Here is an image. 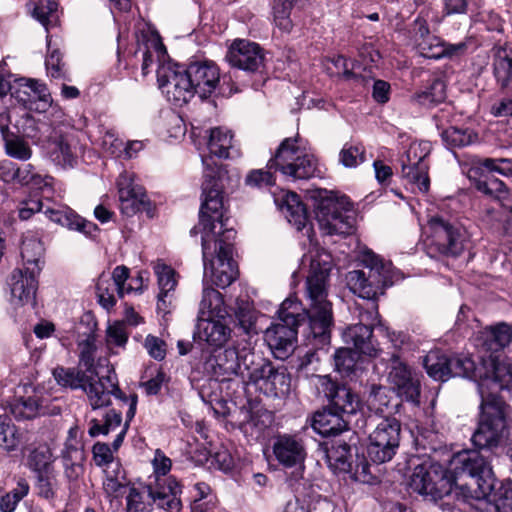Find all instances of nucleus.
<instances>
[{
  "mask_svg": "<svg viewBox=\"0 0 512 512\" xmlns=\"http://www.w3.org/2000/svg\"><path fill=\"white\" fill-rule=\"evenodd\" d=\"M332 269V256L325 250L311 257L310 272L306 279L307 307L298 313V305L286 299L278 311L279 322L265 331V341L278 359H286L295 348L297 328L307 321V340L314 349L330 344L333 327L332 303L328 297V279Z\"/></svg>",
  "mask_w": 512,
  "mask_h": 512,
  "instance_id": "f257e3e1",
  "label": "nucleus"
},
{
  "mask_svg": "<svg viewBox=\"0 0 512 512\" xmlns=\"http://www.w3.org/2000/svg\"><path fill=\"white\" fill-rule=\"evenodd\" d=\"M212 158L203 159L205 165L202 183V203L199 211L202 235V256L204 274L210 273L211 281L217 287L226 288L238 276L233 260L236 231L227 228V209L224 204V180L227 171L220 165L211 164Z\"/></svg>",
  "mask_w": 512,
  "mask_h": 512,
  "instance_id": "f03ea898",
  "label": "nucleus"
},
{
  "mask_svg": "<svg viewBox=\"0 0 512 512\" xmlns=\"http://www.w3.org/2000/svg\"><path fill=\"white\" fill-rule=\"evenodd\" d=\"M450 465L454 479L447 475L446 468L435 462L425 461L415 466L410 480L413 491L437 501L452 492L453 485L464 477H469L462 487L476 497H486L494 489V476L487 459L480 450H459L453 454Z\"/></svg>",
  "mask_w": 512,
  "mask_h": 512,
  "instance_id": "7ed1b4c3",
  "label": "nucleus"
},
{
  "mask_svg": "<svg viewBox=\"0 0 512 512\" xmlns=\"http://www.w3.org/2000/svg\"><path fill=\"white\" fill-rule=\"evenodd\" d=\"M366 270H354L347 276L351 291L368 300L367 307L359 306L360 322L349 326L344 332V340L352 344L355 351L376 357L379 352L378 343L373 338V327L379 322L377 299L383 295L386 287L393 284L390 263H384L375 253L369 251L363 255Z\"/></svg>",
  "mask_w": 512,
  "mask_h": 512,
  "instance_id": "20e7f679",
  "label": "nucleus"
},
{
  "mask_svg": "<svg viewBox=\"0 0 512 512\" xmlns=\"http://www.w3.org/2000/svg\"><path fill=\"white\" fill-rule=\"evenodd\" d=\"M53 376L57 383L63 387L84 390L94 410L108 406L112 395L120 401L121 406H127L124 427L116 434L112 442V448H119L123 443L128 423L135 416L137 395L134 393L126 396L119 388L117 376L113 374L108 377L99 376V380H95L94 377L88 376L84 371L75 368L57 367L53 370Z\"/></svg>",
  "mask_w": 512,
  "mask_h": 512,
  "instance_id": "39448f33",
  "label": "nucleus"
},
{
  "mask_svg": "<svg viewBox=\"0 0 512 512\" xmlns=\"http://www.w3.org/2000/svg\"><path fill=\"white\" fill-rule=\"evenodd\" d=\"M157 80L168 100L181 106L196 94L201 99L210 97L220 83V70L212 61H195L186 68L163 67L157 72Z\"/></svg>",
  "mask_w": 512,
  "mask_h": 512,
  "instance_id": "423d86ee",
  "label": "nucleus"
},
{
  "mask_svg": "<svg viewBox=\"0 0 512 512\" xmlns=\"http://www.w3.org/2000/svg\"><path fill=\"white\" fill-rule=\"evenodd\" d=\"M299 136L285 138L267 163V170L250 171L245 183L250 187H268L275 184L272 172L279 171L292 180H308L318 176V161L311 154H300Z\"/></svg>",
  "mask_w": 512,
  "mask_h": 512,
  "instance_id": "0eeeda50",
  "label": "nucleus"
},
{
  "mask_svg": "<svg viewBox=\"0 0 512 512\" xmlns=\"http://www.w3.org/2000/svg\"><path fill=\"white\" fill-rule=\"evenodd\" d=\"M480 419L472 434L474 448H497L510 446L506 423L508 405L498 395L487 393L480 387Z\"/></svg>",
  "mask_w": 512,
  "mask_h": 512,
  "instance_id": "6e6552de",
  "label": "nucleus"
},
{
  "mask_svg": "<svg viewBox=\"0 0 512 512\" xmlns=\"http://www.w3.org/2000/svg\"><path fill=\"white\" fill-rule=\"evenodd\" d=\"M315 218L320 229L327 235H348L355 223L353 205L345 195L326 189L311 192Z\"/></svg>",
  "mask_w": 512,
  "mask_h": 512,
  "instance_id": "1a4fd4ad",
  "label": "nucleus"
},
{
  "mask_svg": "<svg viewBox=\"0 0 512 512\" xmlns=\"http://www.w3.org/2000/svg\"><path fill=\"white\" fill-rule=\"evenodd\" d=\"M428 254L431 257H459L471 244L466 227L456 219L435 215L429 218Z\"/></svg>",
  "mask_w": 512,
  "mask_h": 512,
  "instance_id": "9d476101",
  "label": "nucleus"
},
{
  "mask_svg": "<svg viewBox=\"0 0 512 512\" xmlns=\"http://www.w3.org/2000/svg\"><path fill=\"white\" fill-rule=\"evenodd\" d=\"M167 486L162 483L153 485L152 481L140 487H131L126 498V512H151L153 505L168 512H178L181 502L177 495L181 487L177 479L169 476Z\"/></svg>",
  "mask_w": 512,
  "mask_h": 512,
  "instance_id": "9b49d317",
  "label": "nucleus"
},
{
  "mask_svg": "<svg viewBox=\"0 0 512 512\" xmlns=\"http://www.w3.org/2000/svg\"><path fill=\"white\" fill-rule=\"evenodd\" d=\"M427 374L436 381L445 382L451 377L476 378V364L469 356H448L440 350H432L423 358Z\"/></svg>",
  "mask_w": 512,
  "mask_h": 512,
  "instance_id": "f8f14e48",
  "label": "nucleus"
},
{
  "mask_svg": "<svg viewBox=\"0 0 512 512\" xmlns=\"http://www.w3.org/2000/svg\"><path fill=\"white\" fill-rule=\"evenodd\" d=\"M119 194V208L122 214L131 217L138 213H146L147 217L155 215V206L148 198L144 187L135 182L133 176L127 172L121 174L117 180Z\"/></svg>",
  "mask_w": 512,
  "mask_h": 512,
  "instance_id": "ddd939ff",
  "label": "nucleus"
},
{
  "mask_svg": "<svg viewBox=\"0 0 512 512\" xmlns=\"http://www.w3.org/2000/svg\"><path fill=\"white\" fill-rule=\"evenodd\" d=\"M326 462L335 473H349L351 478L361 483H373L370 464L365 450H324Z\"/></svg>",
  "mask_w": 512,
  "mask_h": 512,
  "instance_id": "4468645a",
  "label": "nucleus"
},
{
  "mask_svg": "<svg viewBox=\"0 0 512 512\" xmlns=\"http://www.w3.org/2000/svg\"><path fill=\"white\" fill-rule=\"evenodd\" d=\"M429 153L430 145L427 142L412 143L400 160L402 176L422 193H427L430 188L429 165L426 161Z\"/></svg>",
  "mask_w": 512,
  "mask_h": 512,
  "instance_id": "2eb2a0df",
  "label": "nucleus"
},
{
  "mask_svg": "<svg viewBox=\"0 0 512 512\" xmlns=\"http://www.w3.org/2000/svg\"><path fill=\"white\" fill-rule=\"evenodd\" d=\"M96 466L105 475L103 490L105 496L112 501L123 496L128 485L125 471L120 460L114 456L113 450H92Z\"/></svg>",
  "mask_w": 512,
  "mask_h": 512,
  "instance_id": "dca6fc26",
  "label": "nucleus"
},
{
  "mask_svg": "<svg viewBox=\"0 0 512 512\" xmlns=\"http://www.w3.org/2000/svg\"><path fill=\"white\" fill-rule=\"evenodd\" d=\"M482 365L484 373H476V377L480 378L478 390L484 385L487 393L496 394V391L508 389L512 384V361L507 357L493 355L482 356Z\"/></svg>",
  "mask_w": 512,
  "mask_h": 512,
  "instance_id": "f3484780",
  "label": "nucleus"
},
{
  "mask_svg": "<svg viewBox=\"0 0 512 512\" xmlns=\"http://www.w3.org/2000/svg\"><path fill=\"white\" fill-rule=\"evenodd\" d=\"M318 381V390L327 399L328 408L347 417L355 415L359 411L361 407L360 398L350 387L333 381L328 375L318 376Z\"/></svg>",
  "mask_w": 512,
  "mask_h": 512,
  "instance_id": "a211bd4d",
  "label": "nucleus"
},
{
  "mask_svg": "<svg viewBox=\"0 0 512 512\" xmlns=\"http://www.w3.org/2000/svg\"><path fill=\"white\" fill-rule=\"evenodd\" d=\"M243 365L241 384L243 386L253 385L265 395L277 366L269 359L250 350L243 355Z\"/></svg>",
  "mask_w": 512,
  "mask_h": 512,
  "instance_id": "6ab92c4d",
  "label": "nucleus"
},
{
  "mask_svg": "<svg viewBox=\"0 0 512 512\" xmlns=\"http://www.w3.org/2000/svg\"><path fill=\"white\" fill-rule=\"evenodd\" d=\"M388 379L394 391L402 400L418 406L420 404V382L412 376L411 369L401 361L397 354L390 358Z\"/></svg>",
  "mask_w": 512,
  "mask_h": 512,
  "instance_id": "aec40b11",
  "label": "nucleus"
},
{
  "mask_svg": "<svg viewBox=\"0 0 512 512\" xmlns=\"http://www.w3.org/2000/svg\"><path fill=\"white\" fill-rule=\"evenodd\" d=\"M239 354L236 348H226L210 355L205 361V370L210 372L219 381H232L238 378L241 382L243 372V355Z\"/></svg>",
  "mask_w": 512,
  "mask_h": 512,
  "instance_id": "412c9836",
  "label": "nucleus"
},
{
  "mask_svg": "<svg viewBox=\"0 0 512 512\" xmlns=\"http://www.w3.org/2000/svg\"><path fill=\"white\" fill-rule=\"evenodd\" d=\"M226 57L233 67L247 72H257L264 63L261 47L244 39L235 40Z\"/></svg>",
  "mask_w": 512,
  "mask_h": 512,
  "instance_id": "4be33fe9",
  "label": "nucleus"
},
{
  "mask_svg": "<svg viewBox=\"0 0 512 512\" xmlns=\"http://www.w3.org/2000/svg\"><path fill=\"white\" fill-rule=\"evenodd\" d=\"M39 273L16 268L8 278L12 301L17 304H34Z\"/></svg>",
  "mask_w": 512,
  "mask_h": 512,
  "instance_id": "5701e85b",
  "label": "nucleus"
},
{
  "mask_svg": "<svg viewBox=\"0 0 512 512\" xmlns=\"http://www.w3.org/2000/svg\"><path fill=\"white\" fill-rule=\"evenodd\" d=\"M312 428L323 437H334L349 430V419L346 415L327 407L314 414Z\"/></svg>",
  "mask_w": 512,
  "mask_h": 512,
  "instance_id": "b1692460",
  "label": "nucleus"
},
{
  "mask_svg": "<svg viewBox=\"0 0 512 512\" xmlns=\"http://www.w3.org/2000/svg\"><path fill=\"white\" fill-rule=\"evenodd\" d=\"M191 458L199 465L208 469H219L228 472L236 468L240 462L237 450H192Z\"/></svg>",
  "mask_w": 512,
  "mask_h": 512,
  "instance_id": "393cba45",
  "label": "nucleus"
},
{
  "mask_svg": "<svg viewBox=\"0 0 512 512\" xmlns=\"http://www.w3.org/2000/svg\"><path fill=\"white\" fill-rule=\"evenodd\" d=\"M79 367L85 369V373L88 376L94 377L95 380H99V376L108 377L110 375L117 376L115 370L112 366L102 365V360L99 359L97 365H95V354L97 351V347L95 344V339L93 337H88L79 343Z\"/></svg>",
  "mask_w": 512,
  "mask_h": 512,
  "instance_id": "a878e982",
  "label": "nucleus"
},
{
  "mask_svg": "<svg viewBox=\"0 0 512 512\" xmlns=\"http://www.w3.org/2000/svg\"><path fill=\"white\" fill-rule=\"evenodd\" d=\"M231 335V329L220 320L198 317L194 337L205 341L210 346H223Z\"/></svg>",
  "mask_w": 512,
  "mask_h": 512,
  "instance_id": "bb28decb",
  "label": "nucleus"
},
{
  "mask_svg": "<svg viewBox=\"0 0 512 512\" xmlns=\"http://www.w3.org/2000/svg\"><path fill=\"white\" fill-rule=\"evenodd\" d=\"M44 214L51 221L58 223L69 230L82 233L85 236H92L94 232L98 231V226L95 223L84 219L69 208L62 210L47 208Z\"/></svg>",
  "mask_w": 512,
  "mask_h": 512,
  "instance_id": "cd10ccee",
  "label": "nucleus"
},
{
  "mask_svg": "<svg viewBox=\"0 0 512 512\" xmlns=\"http://www.w3.org/2000/svg\"><path fill=\"white\" fill-rule=\"evenodd\" d=\"M393 392L382 385L372 384L366 398V405L370 412L375 415L387 418L395 413L399 402L392 403Z\"/></svg>",
  "mask_w": 512,
  "mask_h": 512,
  "instance_id": "c85d7f7f",
  "label": "nucleus"
},
{
  "mask_svg": "<svg viewBox=\"0 0 512 512\" xmlns=\"http://www.w3.org/2000/svg\"><path fill=\"white\" fill-rule=\"evenodd\" d=\"M400 423L395 418H384L370 434L371 445L375 448H398Z\"/></svg>",
  "mask_w": 512,
  "mask_h": 512,
  "instance_id": "c756f323",
  "label": "nucleus"
},
{
  "mask_svg": "<svg viewBox=\"0 0 512 512\" xmlns=\"http://www.w3.org/2000/svg\"><path fill=\"white\" fill-rule=\"evenodd\" d=\"M46 152L50 160L61 168H72L77 163V157L71 149L67 139L62 135L50 137Z\"/></svg>",
  "mask_w": 512,
  "mask_h": 512,
  "instance_id": "7c9ffc66",
  "label": "nucleus"
},
{
  "mask_svg": "<svg viewBox=\"0 0 512 512\" xmlns=\"http://www.w3.org/2000/svg\"><path fill=\"white\" fill-rule=\"evenodd\" d=\"M482 347L487 351L498 352L512 342V326L501 322L485 328L481 336Z\"/></svg>",
  "mask_w": 512,
  "mask_h": 512,
  "instance_id": "2f4dec72",
  "label": "nucleus"
},
{
  "mask_svg": "<svg viewBox=\"0 0 512 512\" xmlns=\"http://www.w3.org/2000/svg\"><path fill=\"white\" fill-rule=\"evenodd\" d=\"M9 115L6 110L0 107V131L5 138V152L8 156L27 161L32 156V149L29 144L20 137L6 138V133L9 131Z\"/></svg>",
  "mask_w": 512,
  "mask_h": 512,
  "instance_id": "473e14b6",
  "label": "nucleus"
},
{
  "mask_svg": "<svg viewBox=\"0 0 512 512\" xmlns=\"http://www.w3.org/2000/svg\"><path fill=\"white\" fill-rule=\"evenodd\" d=\"M487 171H481L479 174L473 173V166L469 170V179L473 181L474 187L481 193L493 197L495 199H507L509 190L506 184L494 177L490 176Z\"/></svg>",
  "mask_w": 512,
  "mask_h": 512,
  "instance_id": "72a5a7b5",
  "label": "nucleus"
},
{
  "mask_svg": "<svg viewBox=\"0 0 512 512\" xmlns=\"http://www.w3.org/2000/svg\"><path fill=\"white\" fill-rule=\"evenodd\" d=\"M493 74L502 89H512V45L499 47L495 51Z\"/></svg>",
  "mask_w": 512,
  "mask_h": 512,
  "instance_id": "f704fd0d",
  "label": "nucleus"
},
{
  "mask_svg": "<svg viewBox=\"0 0 512 512\" xmlns=\"http://www.w3.org/2000/svg\"><path fill=\"white\" fill-rule=\"evenodd\" d=\"M44 250L43 243L39 238L32 235L24 236L21 245V257L24 269L40 274L44 264Z\"/></svg>",
  "mask_w": 512,
  "mask_h": 512,
  "instance_id": "c9c22d12",
  "label": "nucleus"
},
{
  "mask_svg": "<svg viewBox=\"0 0 512 512\" xmlns=\"http://www.w3.org/2000/svg\"><path fill=\"white\" fill-rule=\"evenodd\" d=\"M279 205L287 220L293 224L297 230H302L305 227L308 221V212L296 193H287L282 198Z\"/></svg>",
  "mask_w": 512,
  "mask_h": 512,
  "instance_id": "e433bc0d",
  "label": "nucleus"
},
{
  "mask_svg": "<svg viewBox=\"0 0 512 512\" xmlns=\"http://www.w3.org/2000/svg\"><path fill=\"white\" fill-rule=\"evenodd\" d=\"M258 312L248 300L237 299L234 308V322L238 330L248 336L257 334L256 321Z\"/></svg>",
  "mask_w": 512,
  "mask_h": 512,
  "instance_id": "4c0bfd02",
  "label": "nucleus"
},
{
  "mask_svg": "<svg viewBox=\"0 0 512 512\" xmlns=\"http://www.w3.org/2000/svg\"><path fill=\"white\" fill-rule=\"evenodd\" d=\"M359 354L351 348L342 347L335 351L334 365L342 377L353 379L357 375Z\"/></svg>",
  "mask_w": 512,
  "mask_h": 512,
  "instance_id": "58836bf2",
  "label": "nucleus"
},
{
  "mask_svg": "<svg viewBox=\"0 0 512 512\" xmlns=\"http://www.w3.org/2000/svg\"><path fill=\"white\" fill-rule=\"evenodd\" d=\"M233 135L229 130L221 127L211 129L208 140V149L210 154L218 158H228L229 149L232 148Z\"/></svg>",
  "mask_w": 512,
  "mask_h": 512,
  "instance_id": "ea45409f",
  "label": "nucleus"
},
{
  "mask_svg": "<svg viewBox=\"0 0 512 512\" xmlns=\"http://www.w3.org/2000/svg\"><path fill=\"white\" fill-rule=\"evenodd\" d=\"M481 171L508 177L512 175V158H478L473 162V173L479 174Z\"/></svg>",
  "mask_w": 512,
  "mask_h": 512,
  "instance_id": "a19ab883",
  "label": "nucleus"
},
{
  "mask_svg": "<svg viewBox=\"0 0 512 512\" xmlns=\"http://www.w3.org/2000/svg\"><path fill=\"white\" fill-rule=\"evenodd\" d=\"M223 304V297L219 291L214 288H204L199 307V317H205V315L208 318L213 316L223 317Z\"/></svg>",
  "mask_w": 512,
  "mask_h": 512,
  "instance_id": "79ce46f5",
  "label": "nucleus"
},
{
  "mask_svg": "<svg viewBox=\"0 0 512 512\" xmlns=\"http://www.w3.org/2000/svg\"><path fill=\"white\" fill-rule=\"evenodd\" d=\"M413 99L426 107L442 103L446 99V84L442 79L435 78L426 90L415 94Z\"/></svg>",
  "mask_w": 512,
  "mask_h": 512,
  "instance_id": "37998d69",
  "label": "nucleus"
},
{
  "mask_svg": "<svg viewBox=\"0 0 512 512\" xmlns=\"http://www.w3.org/2000/svg\"><path fill=\"white\" fill-rule=\"evenodd\" d=\"M290 390L291 375L288 369L283 365L277 366L265 395L272 398H284L289 395Z\"/></svg>",
  "mask_w": 512,
  "mask_h": 512,
  "instance_id": "c03bdc74",
  "label": "nucleus"
},
{
  "mask_svg": "<svg viewBox=\"0 0 512 512\" xmlns=\"http://www.w3.org/2000/svg\"><path fill=\"white\" fill-rule=\"evenodd\" d=\"M269 464L276 460L284 468L301 467L305 459L304 450H263Z\"/></svg>",
  "mask_w": 512,
  "mask_h": 512,
  "instance_id": "a18cd8bd",
  "label": "nucleus"
},
{
  "mask_svg": "<svg viewBox=\"0 0 512 512\" xmlns=\"http://www.w3.org/2000/svg\"><path fill=\"white\" fill-rule=\"evenodd\" d=\"M41 408L35 397L19 398L10 405V412L17 420H30L40 415Z\"/></svg>",
  "mask_w": 512,
  "mask_h": 512,
  "instance_id": "49530a36",
  "label": "nucleus"
},
{
  "mask_svg": "<svg viewBox=\"0 0 512 512\" xmlns=\"http://www.w3.org/2000/svg\"><path fill=\"white\" fill-rule=\"evenodd\" d=\"M299 0H274L272 11L274 22L281 30L289 32L292 27L291 11Z\"/></svg>",
  "mask_w": 512,
  "mask_h": 512,
  "instance_id": "de8ad7c7",
  "label": "nucleus"
},
{
  "mask_svg": "<svg viewBox=\"0 0 512 512\" xmlns=\"http://www.w3.org/2000/svg\"><path fill=\"white\" fill-rule=\"evenodd\" d=\"M30 486L25 478H18L16 486L0 499L2 512H13L17 504L28 495Z\"/></svg>",
  "mask_w": 512,
  "mask_h": 512,
  "instance_id": "09e8293b",
  "label": "nucleus"
},
{
  "mask_svg": "<svg viewBox=\"0 0 512 512\" xmlns=\"http://www.w3.org/2000/svg\"><path fill=\"white\" fill-rule=\"evenodd\" d=\"M104 418L103 424L97 419L91 420V426L88 431L91 437H95L99 434L107 435L110 431L119 428L122 422V411L112 409L105 414Z\"/></svg>",
  "mask_w": 512,
  "mask_h": 512,
  "instance_id": "8fccbe9b",
  "label": "nucleus"
},
{
  "mask_svg": "<svg viewBox=\"0 0 512 512\" xmlns=\"http://www.w3.org/2000/svg\"><path fill=\"white\" fill-rule=\"evenodd\" d=\"M340 163L347 168H353L365 161V149L360 143H346L339 153Z\"/></svg>",
  "mask_w": 512,
  "mask_h": 512,
  "instance_id": "3c124183",
  "label": "nucleus"
},
{
  "mask_svg": "<svg viewBox=\"0 0 512 512\" xmlns=\"http://www.w3.org/2000/svg\"><path fill=\"white\" fill-rule=\"evenodd\" d=\"M15 183L21 186H30L32 188H41L45 185L44 178L35 171V167L30 164L16 165Z\"/></svg>",
  "mask_w": 512,
  "mask_h": 512,
  "instance_id": "603ef678",
  "label": "nucleus"
},
{
  "mask_svg": "<svg viewBox=\"0 0 512 512\" xmlns=\"http://www.w3.org/2000/svg\"><path fill=\"white\" fill-rule=\"evenodd\" d=\"M53 455L51 450H31L27 465L37 474L52 472Z\"/></svg>",
  "mask_w": 512,
  "mask_h": 512,
  "instance_id": "864d4df0",
  "label": "nucleus"
},
{
  "mask_svg": "<svg viewBox=\"0 0 512 512\" xmlns=\"http://www.w3.org/2000/svg\"><path fill=\"white\" fill-rule=\"evenodd\" d=\"M154 272L157 276L160 292H163V295H168L170 292L174 291L177 280L175 278L176 272L171 266L164 263H157L154 266Z\"/></svg>",
  "mask_w": 512,
  "mask_h": 512,
  "instance_id": "5fc2aeb1",
  "label": "nucleus"
},
{
  "mask_svg": "<svg viewBox=\"0 0 512 512\" xmlns=\"http://www.w3.org/2000/svg\"><path fill=\"white\" fill-rule=\"evenodd\" d=\"M444 40L438 36L430 35L417 40V49L421 56L429 59H441L443 56Z\"/></svg>",
  "mask_w": 512,
  "mask_h": 512,
  "instance_id": "6e6d98bb",
  "label": "nucleus"
},
{
  "mask_svg": "<svg viewBox=\"0 0 512 512\" xmlns=\"http://www.w3.org/2000/svg\"><path fill=\"white\" fill-rule=\"evenodd\" d=\"M46 69L49 75L54 79H67V73L62 61V54L58 49H51L48 41V55L45 60Z\"/></svg>",
  "mask_w": 512,
  "mask_h": 512,
  "instance_id": "4d7b16f0",
  "label": "nucleus"
},
{
  "mask_svg": "<svg viewBox=\"0 0 512 512\" xmlns=\"http://www.w3.org/2000/svg\"><path fill=\"white\" fill-rule=\"evenodd\" d=\"M441 136L443 141L451 147H465L473 142L471 132L454 126L445 129Z\"/></svg>",
  "mask_w": 512,
  "mask_h": 512,
  "instance_id": "13d9d810",
  "label": "nucleus"
},
{
  "mask_svg": "<svg viewBox=\"0 0 512 512\" xmlns=\"http://www.w3.org/2000/svg\"><path fill=\"white\" fill-rule=\"evenodd\" d=\"M154 473L153 476L150 477V481H152L153 485H157L158 483H162L167 486L166 480L169 478H165L168 472L171 469L172 461L170 458L166 457L161 453L160 450H156L155 457L152 461Z\"/></svg>",
  "mask_w": 512,
  "mask_h": 512,
  "instance_id": "bf43d9fd",
  "label": "nucleus"
},
{
  "mask_svg": "<svg viewBox=\"0 0 512 512\" xmlns=\"http://www.w3.org/2000/svg\"><path fill=\"white\" fill-rule=\"evenodd\" d=\"M19 444L18 432L7 416H0V447L16 448Z\"/></svg>",
  "mask_w": 512,
  "mask_h": 512,
  "instance_id": "052dcab7",
  "label": "nucleus"
},
{
  "mask_svg": "<svg viewBox=\"0 0 512 512\" xmlns=\"http://www.w3.org/2000/svg\"><path fill=\"white\" fill-rule=\"evenodd\" d=\"M57 487V481L54 471L37 474L35 488L37 494L45 499H53Z\"/></svg>",
  "mask_w": 512,
  "mask_h": 512,
  "instance_id": "680f3d73",
  "label": "nucleus"
},
{
  "mask_svg": "<svg viewBox=\"0 0 512 512\" xmlns=\"http://www.w3.org/2000/svg\"><path fill=\"white\" fill-rule=\"evenodd\" d=\"M25 81V89H29L31 93V107L37 101L42 102L45 106H48L51 101V96L46 85L35 79H22Z\"/></svg>",
  "mask_w": 512,
  "mask_h": 512,
  "instance_id": "e2e57ef3",
  "label": "nucleus"
},
{
  "mask_svg": "<svg viewBox=\"0 0 512 512\" xmlns=\"http://www.w3.org/2000/svg\"><path fill=\"white\" fill-rule=\"evenodd\" d=\"M116 288L110 284V280L100 278L96 285V292L98 296L99 304L109 310L116 304V298L114 296Z\"/></svg>",
  "mask_w": 512,
  "mask_h": 512,
  "instance_id": "0e129e2a",
  "label": "nucleus"
},
{
  "mask_svg": "<svg viewBox=\"0 0 512 512\" xmlns=\"http://www.w3.org/2000/svg\"><path fill=\"white\" fill-rule=\"evenodd\" d=\"M129 278V269L126 266H117L112 273L110 284L116 288L117 295L122 298L126 293L133 290L131 285L126 286L125 283Z\"/></svg>",
  "mask_w": 512,
  "mask_h": 512,
  "instance_id": "69168bd1",
  "label": "nucleus"
},
{
  "mask_svg": "<svg viewBox=\"0 0 512 512\" xmlns=\"http://www.w3.org/2000/svg\"><path fill=\"white\" fill-rule=\"evenodd\" d=\"M144 347L148 354L157 361H161L166 356V343L159 337L148 335L144 341Z\"/></svg>",
  "mask_w": 512,
  "mask_h": 512,
  "instance_id": "338daca9",
  "label": "nucleus"
},
{
  "mask_svg": "<svg viewBox=\"0 0 512 512\" xmlns=\"http://www.w3.org/2000/svg\"><path fill=\"white\" fill-rule=\"evenodd\" d=\"M128 340V333L125 325L122 323H115L107 329V342L119 347L125 346Z\"/></svg>",
  "mask_w": 512,
  "mask_h": 512,
  "instance_id": "774afa93",
  "label": "nucleus"
}]
</instances>
